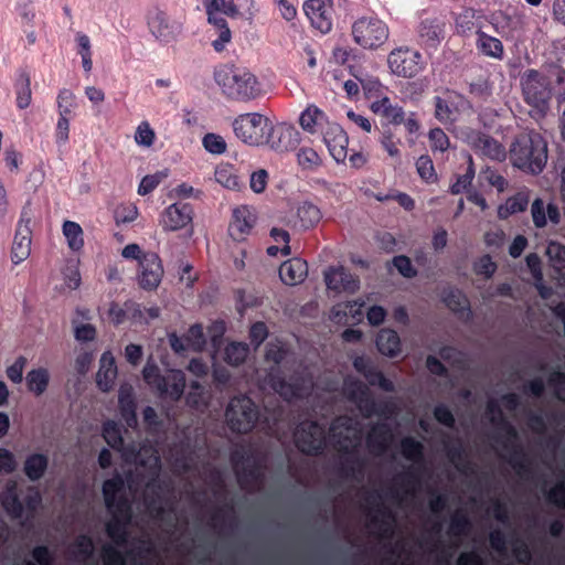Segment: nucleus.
<instances>
[{"mask_svg":"<svg viewBox=\"0 0 565 565\" xmlns=\"http://www.w3.org/2000/svg\"><path fill=\"white\" fill-rule=\"evenodd\" d=\"M213 76L223 96L228 100L250 102L263 93L258 78L244 66L220 64L214 68Z\"/></svg>","mask_w":565,"mask_h":565,"instance_id":"1","label":"nucleus"},{"mask_svg":"<svg viewBox=\"0 0 565 565\" xmlns=\"http://www.w3.org/2000/svg\"><path fill=\"white\" fill-rule=\"evenodd\" d=\"M510 160L520 170L539 174L547 162V142L539 132L520 134L511 145Z\"/></svg>","mask_w":565,"mask_h":565,"instance_id":"2","label":"nucleus"},{"mask_svg":"<svg viewBox=\"0 0 565 565\" xmlns=\"http://www.w3.org/2000/svg\"><path fill=\"white\" fill-rule=\"evenodd\" d=\"M230 460L241 489L250 491L263 486L266 471L264 458L255 457L250 449L241 447L231 452Z\"/></svg>","mask_w":565,"mask_h":565,"instance_id":"3","label":"nucleus"},{"mask_svg":"<svg viewBox=\"0 0 565 565\" xmlns=\"http://www.w3.org/2000/svg\"><path fill=\"white\" fill-rule=\"evenodd\" d=\"M258 416L257 405L246 395L231 398L225 411L227 426L235 434L250 433L256 426Z\"/></svg>","mask_w":565,"mask_h":565,"instance_id":"4","label":"nucleus"},{"mask_svg":"<svg viewBox=\"0 0 565 565\" xmlns=\"http://www.w3.org/2000/svg\"><path fill=\"white\" fill-rule=\"evenodd\" d=\"M524 102L541 113L548 109L552 98V82L547 75L530 68L521 77Z\"/></svg>","mask_w":565,"mask_h":565,"instance_id":"5","label":"nucleus"},{"mask_svg":"<svg viewBox=\"0 0 565 565\" xmlns=\"http://www.w3.org/2000/svg\"><path fill=\"white\" fill-rule=\"evenodd\" d=\"M354 42L365 50H377L390 36L387 24L375 15L361 17L352 24Z\"/></svg>","mask_w":565,"mask_h":565,"instance_id":"6","label":"nucleus"},{"mask_svg":"<svg viewBox=\"0 0 565 565\" xmlns=\"http://www.w3.org/2000/svg\"><path fill=\"white\" fill-rule=\"evenodd\" d=\"M269 119L258 113L242 114L233 121L235 136L249 146H263L266 141V131Z\"/></svg>","mask_w":565,"mask_h":565,"instance_id":"7","label":"nucleus"},{"mask_svg":"<svg viewBox=\"0 0 565 565\" xmlns=\"http://www.w3.org/2000/svg\"><path fill=\"white\" fill-rule=\"evenodd\" d=\"M344 395L348 401L358 407L364 418H371L374 415H385L391 412L387 403L375 402L367 385L360 380L345 381Z\"/></svg>","mask_w":565,"mask_h":565,"instance_id":"8","label":"nucleus"},{"mask_svg":"<svg viewBox=\"0 0 565 565\" xmlns=\"http://www.w3.org/2000/svg\"><path fill=\"white\" fill-rule=\"evenodd\" d=\"M295 444L298 450L307 456H318L326 448V430L315 420L300 423L295 431Z\"/></svg>","mask_w":565,"mask_h":565,"instance_id":"9","label":"nucleus"},{"mask_svg":"<svg viewBox=\"0 0 565 565\" xmlns=\"http://www.w3.org/2000/svg\"><path fill=\"white\" fill-rule=\"evenodd\" d=\"M388 67L393 74L404 77H415L424 70L423 55L409 47L393 50L387 57Z\"/></svg>","mask_w":565,"mask_h":565,"instance_id":"10","label":"nucleus"},{"mask_svg":"<svg viewBox=\"0 0 565 565\" xmlns=\"http://www.w3.org/2000/svg\"><path fill=\"white\" fill-rule=\"evenodd\" d=\"M299 141V132L294 126L285 122L273 125V122L269 121L264 145H267L277 152H285L294 150Z\"/></svg>","mask_w":565,"mask_h":565,"instance_id":"11","label":"nucleus"},{"mask_svg":"<svg viewBox=\"0 0 565 565\" xmlns=\"http://www.w3.org/2000/svg\"><path fill=\"white\" fill-rule=\"evenodd\" d=\"M271 388L286 402L300 399L309 393L303 377L292 376L287 381L279 371H271L268 375Z\"/></svg>","mask_w":565,"mask_h":565,"instance_id":"12","label":"nucleus"},{"mask_svg":"<svg viewBox=\"0 0 565 565\" xmlns=\"http://www.w3.org/2000/svg\"><path fill=\"white\" fill-rule=\"evenodd\" d=\"M352 365L354 370L365 379L370 386H376L387 393L395 391L394 383L379 370L372 358L358 355L353 359Z\"/></svg>","mask_w":565,"mask_h":565,"instance_id":"13","label":"nucleus"},{"mask_svg":"<svg viewBox=\"0 0 565 565\" xmlns=\"http://www.w3.org/2000/svg\"><path fill=\"white\" fill-rule=\"evenodd\" d=\"M139 285L145 290H154L161 282L163 266L156 253H145L140 259Z\"/></svg>","mask_w":565,"mask_h":565,"instance_id":"14","label":"nucleus"},{"mask_svg":"<svg viewBox=\"0 0 565 565\" xmlns=\"http://www.w3.org/2000/svg\"><path fill=\"white\" fill-rule=\"evenodd\" d=\"M322 138L330 156L338 163H344L348 158L349 138L343 128L337 122H331L322 130Z\"/></svg>","mask_w":565,"mask_h":565,"instance_id":"15","label":"nucleus"},{"mask_svg":"<svg viewBox=\"0 0 565 565\" xmlns=\"http://www.w3.org/2000/svg\"><path fill=\"white\" fill-rule=\"evenodd\" d=\"M192 220V205L190 203L177 202L163 211L160 224L164 231H178L189 225Z\"/></svg>","mask_w":565,"mask_h":565,"instance_id":"16","label":"nucleus"},{"mask_svg":"<svg viewBox=\"0 0 565 565\" xmlns=\"http://www.w3.org/2000/svg\"><path fill=\"white\" fill-rule=\"evenodd\" d=\"M324 281L335 292L354 294L360 288V280L344 267H330L324 273Z\"/></svg>","mask_w":565,"mask_h":565,"instance_id":"17","label":"nucleus"},{"mask_svg":"<svg viewBox=\"0 0 565 565\" xmlns=\"http://www.w3.org/2000/svg\"><path fill=\"white\" fill-rule=\"evenodd\" d=\"M303 11L316 29L322 33H328L331 30L330 0H307L303 3Z\"/></svg>","mask_w":565,"mask_h":565,"instance_id":"18","label":"nucleus"},{"mask_svg":"<svg viewBox=\"0 0 565 565\" xmlns=\"http://www.w3.org/2000/svg\"><path fill=\"white\" fill-rule=\"evenodd\" d=\"M255 222L256 216L247 205L235 207L228 225L230 236L236 242L244 241L254 227Z\"/></svg>","mask_w":565,"mask_h":565,"instance_id":"19","label":"nucleus"},{"mask_svg":"<svg viewBox=\"0 0 565 565\" xmlns=\"http://www.w3.org/2000/svg\"><path fill=\"white\" fill-rule=\"evenodd\" d=\"M150 32L161 42L170 43L175 41L182 31L181 23L170 20L169 17L162 12H157L149 20Z\"/></svg>","mask_w":565,"mask_h":565,"instance_id":"20","label":"nucleus"},{"mask_svg":"<svg viewBox=\"0 0 565 565\" xmlns=\"http://www.w3.org/2000/svg\"><path fill=\"white\" fill-rule=\"evenodd\" d=\"M29 224L30 218L24 224V216L22 215L17 226L11 249V259L15 265L25 260L31 252V230Z\"/></svg>","mask_w":565,"mask_h":565,"instance_id":"21","label":"nucleus"},{"mask_svg":"<svg viewBox=\"0 0 565 565\" xmlns=\"http://www.w3.org/2000/svg\"><path fill=\"white\" fill-rule=\"evenodd\" d=\"M371 109L374 114L380 115L384 119L382 127L390 126L395 130L396 127L404 121V109L398 105H393L388 97L373 102Z\"/></svg>","mask_w":565,"mask_h":565,"instance_id":"22","label":"nucleus"},{"mask_svg":"<svg viewBox=\"0 0 565 565\" xmlns=\"http://www.w3.org/2000/svg\"><path fill=\"white\" fill-rule=\"evenodd\" d=\"M327 115L316 105H309L299 117L301 128L311 135L320 134L326 130L328 125H331Z\"/></svg>","mask_w":565,"mask_h":565,"instance_id":"23","label":"nucleus"},{"mask_svg":"<svg viewBox=\"0 0 565 565\" xmlns=\"http://www.w3.org/2000/svg\"><path fill=\"white\" fill-rule=\"evenodd\" d=\"M392 438L393 433L390 425L386 423H376L367 433L365 441L371 452L381 455L386 451Z\"/></svg>","mask_w":565,"mask_h":565,"instance_id":"24","label":"nucleus"},{"mask_svg":"<svg viewBox=\"0 0 565 565\" xmlns=\"http://www.w3.org/2000/svg\"><path fill=\"white\" fill-rule=\"evenodd\" d=\"M117 365L114 355L110 351L102 354L99 361V370L96 375V383L100 391L109 392L113 390L117 379Z\"/></svg>","mask_w":565,"mask_h":565,"instance_id":"25","label":"nucleus"},{"mask_svg":"<svg viewBox=\"0 0 565 565\" xmlns=\"http://www.w3.org/2000/svg\"><path fill=\"white\" fill-rule=\"evenodd\" d=\"M307 275L308 265L299 257L290 258L284 262L279 267V277L281 281L289 286L302 282Z\"/></svg>","mask_w":565,"mask_h":565,"instance_id":"26","label":"nucleus"},{"mask_svg":"<svg viewBox=\"0 0 565 565\" xmlns=\"http://www.w3.org/2000/svg\"><path fill=\"white\" fill-rule=\"evenodd\" d=\"M375 344L377 351L387 358H396L402 352L401 338L393 329H381L376 335Z\"/></svg>","mask_w":565,"mask_h":565,"instance_id":"27","label":"nucleus"},{"mask_svg":"<svg viewBox=\"0 0 565 565\" xmlns=\"http://www.w3.org/2000/svg\"><path fill=\"white\" fill-rule=\"evenodd\" d=\"M417 32L424 45L435 47L443 35L444 23L437 18H426L420 21Z\"/></svg>","mask_w":565,"mask_h":565,"instance_id":"28","label":"nucleus"},{"mask_svg":"<svg viewBox=\"0 0 565 565\" xmlns=\"http://www.w3.org/2000/svg\"><path fill=\"white\" fill-rule=\"evenodd\" d=\"M476 46L478 52L487 57L499 61L504 57V46L502 42L498 38L491 36L481 30L477 31Z\"/></svg>","mask_w":565,"mask_h":565,"instance_id":"29","label":"nucleus"},{"mask_svg":"<svg viewBox=\"0 0 565 565\" xmlns=\"http://www.w3.org/2000/svg\"><path fill=\"white\" fill-rule=\"evenodd\" d=\"M185 375L181 370H172L164 376V387L159 388L160 396H169L173 401H179L184 393Z\"/></svg>","mask_w":565,"mask_h":565,"instance_id":"30","label":"nucleus"},{"mask_svg":"<svg viewBox=\"0 0 565 565\" xmlns=\"http://www.w3.org/2000/svg\"><path fill=\"white\" fill-rule=\"evenodd\" d=\"M473 145L483 156L492 160L503 161L507 157L505 148L498 140L486 134H479Z\"/></svg>","mask_w":565,"mask_h":565,"instance_id":"31","label":"nucleus"},{"mask_svg":"<svg viewBox=\"0 0 565 565\" xmlns=\"http://www.w3.org/2000/svg\"><path fill=\"white\" fill-rule=\"evenodd\" d=\"M441 299L446 307L454 313L467 312L468 316L471 315L470 301L461 290L457 288L444 290Z\"/></svg>","mask_w":565,"mask_h":565,"instance_id":"32","label":"nucleus"},{"mask_svg":"<svg viewBox=\"0 0 565 565\" xmlns=\"http://www.w3.org/2000/svg\"><path fill=\"white\" fill-rule=\"evenodd\" d=\"M49 457L44 454H32L25 458L23 471L30 481H39L46 472Z\"/></svg>","mask_w":565,"mask_h":565,"instance_id":"33","label":"nucleus"},{"mask_svg":"<svg viewBox=\"0 0 565 565\" xmlns=\"http://www.w3.org/2000/svg\"><path fill=\"white\" fill-rule=\"evenodd\" d=\"M339 450L345 455L339 469L340 475L345 478H352L355 473L362 475L364 463L363 460L356 456L355 450L348 446H341Z\"/></svg>","mask_w":565,"mask_h":565,"instance_id":"34","label":"nucleus"},{"mask_svg":"<svg viewBox=\"0 0 565 565\" xmlns=\"http://www.w3.org/2000/svg\"><path fill=\"white\" fill-rule=\"evenodd\" d=\"M17 94V107L25 109L30 106L32 99L31 78L26 71H20L14 84Z\"/></svg>","mask_w":565,"mask_h":565,"instance_id":"35","label":"nucleus"},{"mask_svg":"<svg viewBox=\"0 0 565 565\" xmlns=\"http://www.w3.org/2000/svg\"><path fill=\"white\" fill-rule=\"evenodd\" d=\"M25 382L29 392L40 396L49 386L50 373L44 367L33 369L26 374Z\"/></svg>","mask_w":565,"mask_h":565,"instance_id":"36","label":"nucleus"},{"mask_svg":"<svg viewBox=\"0 0 565 565\" xmlns=\"http://www.w3.org/2000/svg\"><path fill=\"white\" fill-rule=\"evenodd\" d=\"M297 216L303 228H312L321 221L322 213L318 205L303 201L297 209Z\"/></svg>","mask_w":565,"mask_h":565,"instance_id":"37","label":"nucleus"},{"mask_svg":"<svg viewBox=\"0 0 565 565\" xmlns=\"http://www.w3.org/2000/svg\"><path fill=\"white\" fill-rule=\"evenodd\" d=\"M401 451L406 460H409L414 463L424 462V445L414 437L407 436L401 440Z\"/></svg>","mask_w":565,"mask_h":565,"instance_id":"38","label":"nucleus"},{"mask_svg":"<svg viewBox=\"0 0 565 565\" xmlns=\"http://www.w3.org/2000/svg\"><path fill=\"white\" fill-rule=\"evenodd\" d=\"M487 412L490 414H497L498 417L493 416L491 418V423L498 426L501 430L505 433L508 440H516L518 431L515 427L504 417L501 408L494 401H490L487 405Z\"/></svg>","mask_w":565,"mask_h":565,"instance_id":"39","label":"nucleus"},{"mask_svg":"<svg viewBox=\"0 0 565 565\" xmlns=\"http://www.w3.org/2000/svg\"><path fill=\"white\" fill-rule=\"evenodd\" d=\"M529 198L524 193H516L513 196H510L504 204H501L498 209V216L502 220L508 218L509 216L523 212L527 209Z\"/></svg>","mask_w":565,"mask_h":565,"instance_id":"40","label":"nucleus"},{"mask_svg":"<svg viewBox=\"0 0 565 565\" xmlns=\"http://www.w3.org/2000/svg\"><path fill=\"white\" fill-rule=\"evenodd\" d=\"M249 353V348L244 342H231L224 350V361L232 366L242 365Z\"/></svg>","mask_w":565,"mask_h":565,"instance_id":"41","label":"nucleus"},{"mask_svg":"<svg viewBox=\"0 0 565 565\" xmlns=\"http://www.w3.org/2000/svg\"><path fill=\"white\" fill-rule=\"evenodd\" d=\"M445 448L449 461L455 465L459 472L465 473L470 467V463L466 459V452L461 441L457 439L452 444H447Z\"/></svg>","mask_w":565,"mask_h":565,"instance_id":"42","label":"nucleus"},{"mask_svg":"<svg viewBox=\"0 0 565 565\" xmlns=\"http://www.w3.org/2000/svg\"><path fill=\"white\" fill-rule=\"evenodd\" d=\"M130 522L118 519H110L106 523V533L108 537L118 546H124L128 542L127 527Z\"/></svg>","mask_w":565,"mask_h":565,"instance_id":"43","label":"nucleus"},{"mask_svg":"<svg viewBox=\"0 0 565 565\" xmlns=\"http://www.w3.org/2000/svg\"><path fill=\"white\" fill-rule=\"evenodd\" d=\"M215 180L222 186L230 190H237L241 186L239 178L232 164H220L215 169Z\"/></svg>","mask_w":565,"mask_h":565,"instance_id":"44","label":"nucleus"},{"mask_svg":"<svg viewBox=\"0 0 565 565\" xmlns=\"http://www.w3.org/2000/svg\"><path fill=\"white\" fill-rule=\"evenodd\" d=\"M103 438L107 445L116 451L124 449V438L121 429L118 424L114 420H107L103 424Z\"/></svg>","mask_w":565,"mask_h":565,"instance_id":"45","label":"nucleus"},{"mask_svg":"<svg viewBox=\"0 0 565 565\" xmlns=\"http://www.w3.org/2000/svg\"><path fill=\"white\" fill-rule=\"evenodd\" d=\"M63 234L66 237L68 247L73 252H78L83 248V230L78 223L73 221H65L63 224Z\"/></svg>","mask_w":565,"mask_h":565,"instance_id":"46","label":"nucleus"},{"mask_svg":"<svg viewBox=\"0 0 565 565\" xmlns=\"http://www.w3.org/2000/svg\"><path fill=\"white\" fill-rule=\"evenodd\" d=\"M125 481L120 475H116L110 479H107L103 483V494L106 507H110L114 499H118L119 495L125 494Z\"/></svg>","mask_w":565,"mask_h":565,"instance_id":"47","label":"nucleus"},{"mask_svg":"<svg viewBox=\"0 0 565 565\" xmlns=\"http://www.w3.org/2000/svg\"><path fill=\"white\" fill-rule=\"evenodd\" d=\"M471 527L472 524L467 513L456 511L450 518L448 533L450 536L459 537L467 535L471 531Z\"/></svg>","mask_w":565,"mask_h":565,"instance_id":"48","label":"nucleus"},{"mask_svg":"<svg viewBox=\"0 0 565 565\" xmlns=\"http://www.w3.org/2000/svg\"><path fill=\"white\" fill-rule=\"evenodd\" d=\"M434 106V115L439 122H441L443 125H449L455 122V108L452 107V104L449 100L440 96H435Z\"/></svg>","mask_w":565,"mask_h":565,"instance_id":"49","label":"nucleus"},{"mask_svg":"<svg viewBox=\"0 0 565 565\" xmlns=\"http://www.w3.org/2000/svg\"><path fill=\"white\" fill-rule=\"evenodd\" d=\"M111 514V519H118L126 522H131L132 508L125 494L119 495L118 499H114L110 507H106Z\"/></svg>","mask_w":565,"mask_h":565,"instance_id":"50","label":"nucleus"},{"mask_svg":"<svg viewBox=\"0 0 565 565\" xmlns=\"http://www.w3.org/2000/svg\"><path fill=\"white\" fill-rule=\"evenodd\" d=\"M469 93L473 98L486 102L493 94V84L488 76H479L469 84Z\"/></svg>","mask_w":565,"mask_h":565,"instance_id":"51","label":"nucleus"},{"mask_svg":"<svg viewBox=\"0 0 565 565\" xmlns=\"http://www.w3.org/2000/svg\"><path fill=\"white\" fill-rule=\"evenodd\" d=\"M381 134V145L388 156L392 158H399L401 151L398 146L401 145V139L396 137L395 130L390 126H383Z\"/></svg>","mask_w":565,"mask_h":565,"instance_id":"52","label":"nucleus"},{"mask_svg":"<svg viewBox=\"0 0 565 565\" xmlns=\"http://www.w3.org/2000/svg\"><path fill=\"white\" fill-rule=\"evenodd\" d=\"M376 512L382 518L379 519L377 515L372 516V519H371L372 524L379 526V529L382 531L383 536L391 537L393 534L392 523L395 520L392 510H390L386 507H381L377 509Z\"/></svg>","mask_w":565,"mask_h":565,"instance_id":"53","label":"nucleus"},{"mask_svg":"<svg viewBox=\"0 0 565 565\" xmlns=\"http://www.w3.org/2000/svg\"><path fill=\"white\" fill-rule=\"evenodd\" d=\"M2 507L8 515L13 519H21L24 513V507L15 491H9L2 498Z\"/></svg>","mask_w":565,"mask_h":565,"instance_id":"54","label":"nucleus"},{"mask_svg":"<svg viewBox=\"0 0 565 565\" xmlns=\"http://www.w3.org/2000/svg\"><path fill=\"white\" fill-rule=\"evenodd\" d=\"M142 376L145 382L157 393L159 388L164 387V376L160 372L159 366L156 363L147 362L142 370Z\"/></svg>","mask_w":565,"mask_h":565,"instance_id":"55","label":"nucleus"},{"mask_svg":"<svg viewBox=\"0 0 565 565\" xmlns=\"http://www.w3.org/2000/svg\"><path fill=\"white\" fill-rule=\"evenodd\" d=\"M297 161L302 170H315L321 166L322 160L319 153L309 147L300 148L297 152Z\"/></svg>","mask_w":565,"mask_h":565,"instance_id":"56","label":"nucleus"},{"mask_svg":"<svg viewBox=\"0 0 565 565\" xmlns=\"http://www.w3.org/2000/svg\"><path fill=\"white\" fill-rule=\"evenodd\" d=\"M58 116L72 117L73 110L76 108V98L71 89L63 88L58 92L57 98Z\"/></svg>","mask_w":565,"mask_h":565,"instance_id":"57","label":"nucleus"},{"mask_svg":"<svg viewBox=\"0 0 565 565\" xmlns=\"http://www.w3.org/2000/svg\"><path fill=\"white\" fill-rule=\"evenodd\" d=\"M416 170L420 179L426 183L437 181V173L433 160L428 154H423L416 160Z\"/></svg>","mask_w":565,"mask_h":565,"instance_id":"58","label":"nucleus"},{"mask_svg":"<svg viewBox=\"0 0 565 565\" xmlns=\"http://www.w3.org/2000/svg\"><path fill=\"white\" fill-rule=\"evenodd\" d=\"M418 471L419 468L409 467L406 471L397 476L396 480L405 493L413 492L419 486L420 477Z\"/></svg>","mask_w":565,"mask_h":565,"instance_id":"59","label":"nucleus"},{"mask_svg":"<svg viewBox=\"0 0 565 565\" xmlns=\"http://www.w3.org/2000/svg\"><path fill=\"white\" fill-rule=\"evenodd\" d=\"M428 140L433 152H445L450 146L449 138L441 128L430 129L428 134Z\"/></svg>","mask_w":565,"mask_h":565,"instance_id":"60","label":"nucleus"},{"mask_svg":"<svg viewBox=\"0 0 565 565\" xmlns=\"http://www.w3.org/2000/svg\"><path fill=\"white\" fill-rule=\"evenodd\" d=\"M202 143L204 149L213 154H222L226 151V141L220 135L209 132L203 139Z\"/></svg>","mask_w":565,"mask_h":565,"instance_id":"61","label":"nucleus"},{"mask_svg":"<svg viewBox=\"0 0 565 565\" xmlns=\"http://www.w3.org/2000/svg\"><path fill=\"white\" fill-rule=\"evenodd\" d=\"M545 499L548 503L565 509V480H561L545 492Z\"/></svg>","mask_w":565,"mask_h":565,"instance_id":"62","label":"nucleus"},{"mask_svg":"<svg viewBox=\"0 0 565 565\" xmlns=\"http://www.w3.org/2000/svg\"><path fill=\"white\" fill-rule=\"evenodd\" d=\"M497 264L492 260L490 255L481 256L475 264L473 270L478 276L491 278L497 271Z\"/></svg>","mask_w":565,"mask_h":565,"instance_id":"63","label":"nucleus"},{"mask_svg":"<svg viewBox=\"0 0 565 565\" xmlns=\"http://www.w3.org/2000/svg\"><path fill=\"white\" fill-rule=\"evenodd\" d=\"M548 385L554 388V395L565 403V373L562 371L553 372L548 377Z\"/></svg>","mask_w":565,"mask_h":565,"instance_id":"64","label":"nucleus"}]
</instances>
